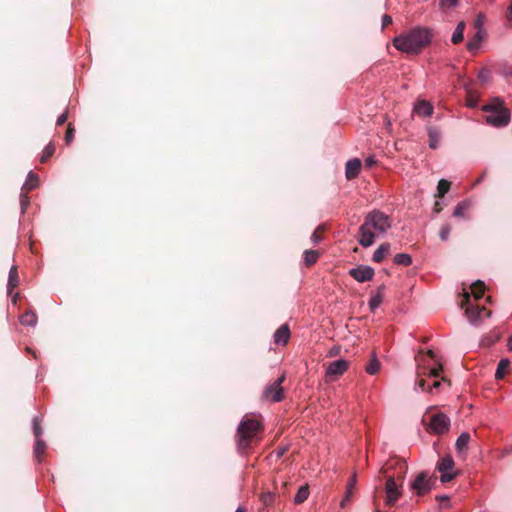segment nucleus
I'll use <instances>...</instances> for the list:
<instances>
[{"instance_id": "46", "label": "nucleus", "mask_w": 512, "mask_h": 512, "mask_svg": "<svg viewBox=\"0 0 512 512\" xmlns=\"http://www.w3.org/2000/svg\"><path fill=\"white\" fill-rule=\"evenodd\" d=\"M67 119H68V111L66 110L64 113H62V114L58 117V119H57V121H56V124H57L58 126H61V125H63V124L67 121Z\"/></svg>"}, {"instance_id": "24", "label": "nucleus", "mask_w": 512, "mask_h": 512, "mask_svg": "<svg viewBox=\"0 0 512 512\" xmlns=\"http://www.w3.org/2000/svg\"><path fill=\"white\" fill-rule=\"evenodd\" d=\"M47 445L42 439H36L34 446V456L38 462L42 461Z\"/></svg>"}, {"instance_id": "50", "label": "nucleus", "mask_w": 512, "mask_h": 512, "mask_svg": "<svg viewBox=\"0 0 512 512\" xmlns=\"http://www.w3.org/2000/svg\"><path fill=\"white\" fill-rule=\"evenodd\" d=\"M441 386V381L440 380H435L432 384V386L430 387L429 391L432 392L433 389H439V387Z\"/></svg>"}, {"instance_id": "41", "label": "nucleus", "mask_w": 512, "mask_h": 512, "mask_svg": "<svg viewBox=\"0 0 512 512\" xmlns=\"http://www.w3.org/2000/svg\"><path fill=\"white\" fill-rule=\"evenodd\" d=\"M443 370V367H442V364L439 363L437 367H434V368H430L427 372V375L430 376V377H438L440 375V373L442 372Z\"/></svg>"}, {"instance_id": "57", "label": "nucleus", "mask_w": 512, "mask_h": 512, "mask_svg": "<svg viewBox=\"0 0 512 512\" xmlns=\"http://www.w3.org/2000/svg\"><path fill=\"white\" fill-rule=\"evenodd\" d=\"M468 105H469V106H471V107H474V106L476 105V102H475V101H473V100H470V101L468 102Z\"/></svg>"}, {"instance_id": "58", "label": "nucleus", "mask_w": 512, "mask_h": 512, "mask_svg": "<svg viewBox=\"0 0 512 512\" xmlns=\"http://www.w3.org/2000/svg\"><path fill=\"white\" fill-rule=\"evenodd\" d=\"M422 375H426V371L419 370L418 371V376H422Z\"/></svg>"}, {"instance_id": "11", "label": "nucleus", "mask_w": 512, "mask_h": 512, "mask_svg": "<svg viewBox=\"0 0 512 512\" xmlns=\"http://www.w3.org/2000/svg\"><path fill=\"white\" fill-rule=\"evenodd\" d=\"M349 367V362L343 359H339L331 362L326 370V376L330 380H336L338 377L343 375Z\"/></svg>"}, {"instance_id": "7", "label": "nucleus", "mask_w": 512, "mask_h": 512, "mask_svg": "<svg viewBox=\"0 0 512 512\" xmlns=\"http://www.w3.org/2000/svg\"><path fill=\"white\" fill-rule=\"evenodd\" d=\"M435 482V477L429 476L426 471H422L415 477L410 487L418 496H422L432 489Z\"/></svg>"}, {"instance_id": "21", "label": "nucleus", "mask_w": 512, "mask_h": 512, "mask_svg": "<svg viewBox=\"0 0 512 512\" xmlns=\"http://www.w3.org/2000/svg\"><path fill=\"white\" fill-rule=\"evenodd\" d=\"M383 286H380L377 292L371 297L369 307L372 311L376 310L383 301Z\"/></svg>"}, {"instance_id": "34", "label": "nucleus", "mask_w": 512, "mask_h": 512, "mask_svg": "<svg viewBox=\"0 0 512 512\" xmlns=\"http://www.w3.org/2000/svg\"><path fill=\"white\" fill-rule=\"evenodd\" d=\"M276 499V495L272 492H263L260 494V500L265 506H271Z\"/></svg>"}, {"instance_id": "14", "label": "nucleus", "mask_w": 512, "mask_h": 512, "mask_svg": "<svg viewBox=\"0 0 512 512\" xmlns=\"http://www.w3.org/2000/svg\"><path fill=\"white\" fill-rule=\"evenodd\" d=\"M290 338V329L287 324L281 325L274 333V342L277 345L285 346Z\"/></svg>"}, {"instance_id": "37", "label": "nucleus", "mask_w": 512, "mask_h": 512, "mask_svg": "<svg viewBox=\"0 0 512 512\" xmlns=\"http://www.w3.org/2000/svg\"><path fill=\"white\" fill-rule=\"evenodd\" d=\"M468 206H469L468 203L465 201L458 203L454 209L453 216L454 217H463L464 212L467 210Z\"/></svg>"}, {"instance_id": "54", "label": "nucleus", "mask_w": 512, "mask_h": 512, "mask_svg": "<svg viewBox=\"0 0 512 512\" xmlns=\"http://www.w3.org/2000/svg\"><path fill=\"white\" fill-rule=\"evenodd\" d=\"M427 355H428L430 358H432V359H434V358H435V353H434V351H433V350H428V351H427Z\"/></svg>"}, {"instance_id": "48", "label": "nucleus", "mask_w": 512, "mask_h": 512, "mask_svg": "<svg viewBox=\"0 0 512 512\" xmlns=\"http://www.w3.org/2000/svg\"><path fill=\"white\" fill-rule=\"evenodd\" d=\"M392 23V17L385 14L383 17H382V27L383 29L385 27H387L388 25H390Z\"/></svg>"}, {"instance_id": "45", "label": "nucleus", "mask_w": 512, "mask_h": 512, "mask_svg": "<svg viewBox=\"0 0 512 512\" xmlns=\"http://www.w3.org/2000/svg\"><path fill=\"white\" fill-rule=\"evenodd\" d=\"M436 499L441 503L442 508H448L449 497L446 495L437 496Z\"/></svg>"}, {"instance_id": "1", "label": "nucleus", "mask_w": 512, "mask_h": 512, "mask_svg": "<svg viewBox=\"0 0 512 512\" xmlns=\"http://www.w3.org/2000/svg\"><path fill=\"white\" fill-rule=\"evenodd\" d=\"M391 228L390 218L379 210L369 212L359 228V243L363 247H370L375 241V232L385 234Z\"/></svg>"}, {"instance_id": "2", "label": "nucleus", "mask_w": 512, "mask_h": 512, "mask_svg": "<svg viewBox=\"0 0 512 512\" xmlns=\"http://www.w3.org/2000/svg\"><path fill=\"white\" fill-rule=\"evenodd\" d=\"M432 39V32L428 28L417 27L393 39L394 47L406 54L417 55L427 47Z\"/></svg>"}, {"instance_id": "60", "label": "nucleus", "mask_w": 512, "mask_h": 512, "mask_svg": "<svg viewBox=\"0 0 512 512\" xmlns=\"http://www.w3.org/2000/svg\"><path fill=\"white\" fill-rule=\"evenodd\" d=\"M476 25H477V26H480V25H481V20H480V18H478V19H477V21H476Z\"/></svg>"}, {"instance_id": "42", "label": "nucleus", "mask_w": 512, "mask_h": 512, "mask_svg": "<svg viewBox=\"0 0 512 512\" xmlns=\"http://www.w3.org/2000/svg\"><path fill=\"white\" fill-rule=\"evenodd\" d=\"M20 204H21L22 211H25L29 204V197H28L27 191L20 194Z\"/></svg>"}, {"instance_id": "18", "label": "nucleus", "mask_w": 512, "mask_h": 512, "mask_svg": "<svg viewBox=\"0 0 512 512\" xmlns=\"http://www.w3.org/2000/svg\"><path fill=\"white\" fill-rule=\"evenodd\" d=\"M19 285V276L16 266H12L9 271V278H8V293L11 294L12 291Z\"/></svg>"}, {"instance_id": "40", "label": "nucleus", "mask_w": 512, "mask_h": 512, "mask_svg": "<svg viewBox=\"0 0 512 512\" xmlns=\"http://www.w3.org/2000/svg\"><path fill=\"white\" fill-rule=\"evenodd\" d=\"M353 494H354V489L346 487L345 496L340 503V506L342 508H345L351 502Z\"/></svg>"}, {"instance_id": "49", "label": "nucleus", "mask_w": 512, "mask_h": 512, "mask_svg": "<svg viewBox=\"0 0 512 512\" xmlns=\"http://www.w3.org/2000/svg\"><path fill=\"white\" fill-rule=\"evenodd\" d=\"M356 474L352 475L347 483V486L348 488H351V489H354L355 490V485H356Z\"/></svg>"}, {"instance_id": "43", "label": "nucleus", "mask_w": 512, "mask_h": 512, "mask_svg": "<svg viewBox=\"0 0 512 512\" xmlns=\"http://www.w3.org/2000/svg\"><path fill=\"white\" fill-rule=\"evenodd\" d=\"M490 77V71L486 68H483L480 70V72L478 73V78L482 81V82H485L489 79Z\"/></svg>"}, {"instance_id": "53", "label": "nucleus", "mask_w": 512, "mask_h": 512, "mask_svg": "<svg viewBox=\"0 0 512 512\" xmlns=\"http://www.w3.org/2000/svg\"><path fill=\"white\" fill-rule=\"evenodd\" d=\"M507 346H508V349H509V350H512V335H511V336L509 337V339H508Z\"/></svg>"}, {"instance_id": "5", "label": "nucleus", "mask_w": 512, "mask_h": 512, "mask_svg": "<svg viewBox=\"0 0 512 512\" xmlns=\"http://www.w3.org/2000/svg\"><path fill=\"white\" fill-rule=\"evenodd\" d=\"M486 113V122L494 127H505L510 122V110L505 106L502 99L496 97L483 106Z\"/></svg>"}, {"instance_id": "9", "label": "nucleus", "mask_w": 512, "mask_h": 512, "mask_svg": "<svg viewBox=\"0 0 512 512\" xmlns=\"http://www.w3.org/2000/svg\"><path fill=\"white\" fill-rule=\"evenodd\" d=\"M460 307L465 309V313L471 323H475L482 317V314L485 313L487 316L490 315V311H488L485 307H479L478 305H473L470 302V294L468 292H464L463 300L460 303Z\"/></svg>"}, {"instance_id": "26", "label": "nucleus", "mask_w": 512, "mask_h": 512, "mask_svg": "<svg viewBox=\"0 0 512 512\" xmlns=\"http://www.w3.org/2000/svg\"><path fill=\"white\" fill-rule=\"evenodd\" d=\"M470 289H471V293L474 296L475 300H478L484 294L485 284H484V282L478 280L471 285Z\"/></svg>"}, {"instance_id": "12", "label": "nucleus", "mask_w": 512, "mask_h": 512, "mask_svg": "<svg viewBox=\"0 0 512 512\" xmlns=\"http://www.w3.org/2000/svg\"><path fill=\"white\" fill-rule=\"evenodd\" d=\"M349 275L357 282L363 283L373 279L374 269L370 266L360 265L350 269Z\"/></svg>"}, {"instance_id": "4", "label": "nucleus", "mask_w": 512, "mask_h": 512, "mask_svg": "<svg viewBox=\"0 0 512 512\" xmlns=\"http://www.w3.org/2000/svg\"><path fill=\"white\" fill-rule=\"evenodd\" d=\"M263 430L261 423L250 417H244L240 422L236 433L237 450L246 454L261 439L260 433Z\"/></svg>"}, {"instance_id": "16", "label": "nucleus", "mask_w": 512, "mask_h": 512, "mask_svg": "<svg viewBox=\"0 0 512 512\" xmlns=\"http://www.w3.org/2000/svg\"><path fill=\"white\" fill-rule=\"evenodd\" d=\"M390 252V244L382 243L374 252L372 260L376 263H380Z\"/></svg>"}, {"instance_id": "38", "label": "nucleus", "mask_w": 512, "mask_h": 512, "mask_svg": "<svg viewBox=\"0 0 512 512\" xmlns=\"http://www.w3.org/2000/svg\"><path fill=\"white\" fill-rule=\"evenodd\" d=\"M451 225L450 224H444L439 231V237L442 241H447L450 236L451 232Z\"/></svg>"}, {"instance_id": "3", "label": "nucleus", "mask_w": 512, "mask_h": 512, "mask_svg": "<svg viewBox=\"0 0 512 512\" xmlns=\"http://www.w3.org/2000/svg\"><path fill=\"white\" fill-rule=\"evenodd\" d=\"M392 470H398V478L403 480L407 471V465L405 461L399 458H392L386 462L380 470V474L386 478V505L390 507L394 506L396 501L401 496V491L399 490V487L395 481V475L390 473Z\"/></svg>"}, {"instance_id": "59", "label": "nucleus", "mask_w": 512, "mask_h": 512, "mask_svg": "<svg viewBox=\"0 0 512 512\" xmlns=\"http://www.w3.org/2000/svg\"><path fill=\"white\" fill-rule=\"evenodd\" d=\"M17 297H18V293H16V294L14 295V297H13V303H16V301H17Z\"/></svg>"}, {"instance_id": "31", "label": "nucleus", "mask_w": 512, "mask_h": 512, "mask_svg": "<svg viewBox=\"0 0 512 512\" xmlns=\"http://www.w3.org/2000/svg\"><path fill=\"white\" fill-rule=\"evenodd\" d=\"M394 263L402 266H409L412 264V258L409 254L399 253L394 257Z\"/></svg>"}, {"instance_id": "23", "label": "nucleus", "mask_w": 512, "mask_h": 512, "mask_svg": "<svg viewBox=\"0 0 512 512\" xmlns=\"http://www.w3.org/2000/svg\"><path fill=\"white\" fill-rule=\"evenodd\" d=\"M470 439L471 437L469 433L463 432L460 434L455 444L456 449L459 453L463 452L467 448Z\"/></svg>"}, {"instance_id": "6", "label": "nucleus", "mask_w": 512, "mask_h": 512, "mask_svg": "<svg viewBox=\"0 0 512 512\" xmlns=\"http://www.w3.org/2000/svg\"><path fill=\"white\" fill-rule=\"evenodd\" d=\"M423 422L426 424L429 432L438 435L446 433L450 427L449 417L441 412L431 415L426 413L423 417Z\"/></svg>"}, {"instance_id": "20", "label": "nucleus", "mask_w": 512, "mask_h": 512, "mask_svg": "<svg viewBox=\"0 0 512 512\" xmlns=\"http://www.w3.org/2000/svg\"><path fill=\"white\" fill-rule=\"evenodd\" d=\"M20 323L25 326H35L37 323V315L32 310H27L20 316Z\"/></svg>"}, {"instance_id": "8", "label": "nucleus", "mask_w": 512, "mask_h": 512, "mask_svg": "<svg viewBox=\"0 0 512 512\" xmlns=\"http://www.w3.org/2000/svg\"><path fill=\"white\" fill-rule=\"evenodd\" d=\"M285 381V374L283 373L273 383L267 385L263 391L262 398L271 402H280L284 398V389L282 383Z\"/></svg>"}, {"instance_id": "17", "label": "nucleus", "mask_w": 512, "mask_h": 512, "mask_svg": "<svg viewBox=\"0 0 512 512\" xmlns=\"http://www.w3.org/2000/svg\"><path fill=\"white\" fill-rule=\"evenodd\" d=\"M428 137H429V146L432 149H436L439 146V142L441 139L440 131L435 127L428 128Z\"/></svg>"}, {"instance_id": "19", "label": "nucleus", "mask_w": 512, "mask_h": 512, "mask_svg": "<svg viewBox=\"0 0 512 512\" xmlns=\"http://www.w3.org/2000/svg\"><path fill=\"white\" fill-rule=\"evenodd\" d=\"M381 363L376 356V352L373 351L370 362L366 365L365 370L370 375H375L379 372Z\"/></svg>"}, {"instance_id": "33", "label": "nucleus", "mask_w": 512, "mask_h": 512, "mask_svg": "<svg viewBox=\"0 0 512 512\" xmlns=\"http://www.w3.org/2000/svg\"><path fill=\"white\" fill-rule=\"evenodd\" d=\"M56 147L55 144L50 142L43 150L42 156H41V163L47 162V160L55 153Z\"/></svg>"}, {"instance_id": "32", "label": "nucleus", "mask_w": 512, "mask_h": 512, "mask_svg": "<svg viewBox=\"0 0 512 512\" xmlns=\"http://www.w3.org/2000/svg\"><path fill=\"white\" fill-rule=\"evenodd\" d=\"M451 183L448 180L441 179L437 186V197L442 198L449 191Z\"/></svg>"}, {"instance_id": "29", "label": "nucleus", "mask_w": 512, "mask_h": 512, "mask_svg": "<svg viewBox=\"0 0 512 512\" xmlns=\"http://www.w3.org/2000/svg\"><path fill=\"white\" fill-rule=\"evenodd\" d=\"M510 366V361L508 359H501L498 363V367L495 373L496 379L504 378L508 368Z\"/></svg>"}, {"instance_id": "47", "label": "nucleus", "mask_w": 512, "mask_h": 512, "mask_svg": "<svg viewBox=\"0 0 512 512\" xmlns=\"http://www.w3.org/2000/svg\"><path fill=\"white\" fill-rule=\"evenodd\" d=\"M376 163H377V161L375 160V158L373 156H370L365 159V167H367V168H372L373 166L376 165Z\"/></svg>"}, {"instance_id": "13", "label": "nucleus", "mask_w": 512, "mask_h": 512, "mask_svg": "<svg viewBox=\"0 0 512 512\" xmlns=\"http://www.w3.org/2000/svg\"><path fill=\"white\" fill-rule=\"evenodd\" d=\"M362 163L358 158H353L347 161L345 165V176L348 180L355 179L358 177L361 171Z\"/></svg>"}, {"instance_id": "55", "label": "nucleus", "mask_w": 512, "mask_h": 512, "mask_svg": "<svg viewBox=\"0 0 512 512\" xmlns=\"http://www.w3.org/2000/svg\"><path fill=\"white\" fill-rule=\"evenodd\" d=\"M509 19L512 20V3L509 6Z\"/></svg>"}, {"instance_id": "51", "label": "nucleus", "mask_w": 512, "mask_h": 512, "mask_svg": "<svg viewBox=\"0 0 512 512\" xmlns=\"http://www.w3.org/2000/svg\"><path fill=\"white\" fill-rule=\"evenodd\" d=\"M417 385L424 391L426 390V381L424 379H419Z\"/></svg>"}, {"instance_id": "35", "label": "nucleus", "mask_w": 512, "mask_h": 512, "mask_svg": "<svg viewBox=\"0 0 512 512\" xmlns=\"http://www.w3.org/2000/svg\"><path fill=\"white\" fill-rule=\"evenodd\" d=\"M33 433L36 439H41V435L43 433V430L41 428V418L40 417H34L33 419Z\"/></svg>"}, {"instance_id": "10", "label": "nucleus", "mask_w": 512, "mask_h": 512, "mask_svg": "<svg viewBox=\"0 0 512 512\" xmlns=\"http://www.w3.org/2000/svg\"><path fill=\"white\" fill-rule=\"evenodd\" d=\"M453 468L454 460L451 456H445L439 460L437 469L441 473L440 480L442 483H448L455 478L456 473L452 472Z\"/></svg>"}, {"instance_id": "52", "label": "nucleus", "mask_w": 512, "mask_h": 512, "mask_svg": "<svg viewBox=\"0 0 512 512\" xmlns=\"http://www.w3.org/2000/svg\"><path fill=\"white\" fill-rule=\"evenodd\" d=\"M441 210H442V208H441L440 204L438 202H436L434 205V211L436 213H439Z\"/></svg>"}, {"instance_id": "28", "label": "nucleus", "mask_w": 512, "mask_h": 512, "mask_svg": "<svg viewBox=\"0 0 512 512\" xmlns=\"http://www.w3.org/2000/svg\"><path fill=\"white\" fill-rule=\"evenodd\" d=\"M308 496H309V487H308V485H303L298 489V491L294 497V503L301 504L307 500Z\"/></svg>"}, {"instance_id": "44", "label": "nucleus", "mask_w": 512, "mask_h": 512, "mask_svg": "<svg viewBox=\"0 0 512 512\" xmlns=\"http://www.w3.org/2000/svg\"><path fill=\"white\" fill-rule=\"evenodd\" d=\"M458 3V0H441L440 5L442 8H450L456 6Z\"/></svg>"}, {"instance_id": "22", "label": "nucleus", "mask_w": 512, "mask_h": 512, "mask_svg": "<svg viewBox=\"0 0 512 512\" xmlns=\"http://www.w3.org/2000/svg\"><path fill=\"white\" fill-rule=\"evenodd\" d=\"M465 30V22L461 21L458 23L455 31L453 32L451 41L453 44H459L463 41Z\"/></svg>"}, {"instance_id": "27", "label": "nucleus", "mask_w": 512, "mask_h": 512, "mask_svg": "<svg viewBox=\"0 0 512 512\" xmlns=\"http://www.w3.org/2000/svg\"><path fill=\"white\" fill-rule=\"evenodd\" d=\"M482 38H483L482 30L478 29V31L474 35V38L467 43V49L470 52L478 50V48L480 47V42L482 41Z\"/></svg>"}, {"instance_id": "36", "label": "nucleus", "mask_w": 512, "mask_h": 512, "mask_svg": "<svg viewBox=\"0 0 512 512\" xmlns=\"http://www.w3.org/2000/svg\"><path fill=\"white\" fill-rule=\"evenodd\" d=\"M325 228L323 225L318 226L311 236V240L314 244L319 243L322 240Z\"/></svg>"}, {"instance_id": "56", "label": "nucleus", "mask_w": 512, "mask_h": 512, "mask_svg": "<svg viewBox=\"0 0 512 512\" xmlns=\"http://www.w3.org/2000/svg\"><path fill=\"white\" fill-rule=\"evenodd\" d=\"M235 512H246V509L244 507H238Z\"/></svg>"}, {"instance_id": "15", "label": "nucleus", "mask_w": 512, "mask_h": 512, "mask_svg": "<svg viewBox=\"0 0 512 512\" xmlns=\"http://www.w3.org/2000/svg\"><path fill=\"white\" fill-rule=\"evenodd\" d=\"M414 111L419 116L428 117L432 115L433 107L427 101H419L414 106Z\"/></svg>"}, {"instance_id": "25", "label": "nucleus", "mask_w": 512, "mask_h": 512, "mask_svg": "<svg viewBox=\"0 0 512 512\" xmlns=\"http://www.w3.org/2000/svg\"><path fill=\"white\" fill-rule=\"evenodd\" d=\"M38 183H39L38 176L33 172H29L26 182L23 186V190L29 192V191L35 189L38 186Z\"/></svg>"}, {"instance_id": "39", "label": "nucleus", "mask_w": 512, "mask_h": 512, "mask_svg": "<svg viewBox=\"0 0 512 512\" xmlns=\"http://www.w3.org/2000/svg\"><path fill=\"white\" fill-rule=\"evenodd\" d=\"M74 134H75V128L73 127V125L71 123H69L67 126L65 137H64L67 145H70L72 143V141L74 139Z\"/></svg>"}, {"instance_id": "30", "label": "nucleus", "mask_w": 512, "mask_h": 512, "mask_svg": "<svg viewBox=\"0 0 512 512\" xmlns=\"http://www.w3.org/2000/svg\"><path fill=\"white\" fill-rule=\"evenodd\" d=\"M319 252L317 250H305L304 261L307 266H311L317 262Z\"/></svg>"}]
</instances>
